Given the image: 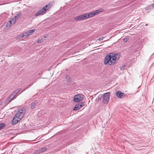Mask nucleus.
I'll use <instances>...</instances> for the list:
<instances>
[{
	"label": "nucleus",
	"mask_w": 154,
	"mask_h": 154,
	"mask_svg": "<svg viewBox=\"0 0 154 154\" xmlns=\"http://www.w3.org/2000/svg\"><path fill=\"white\" fill-rule=\"evenodd\" d=\"M11 20L13 21V24H14L15 23L16 19H15L14 17L12 19H11Z\"/></svg>",
	"instance_id": "obj_26"
},
{
	"label": "nucleus",
	"mask_w": 154,
	"mask_h": 154,
	"mask_svg": "<svg viewBox=\"0 0 154 154\" xmlns=\"http://www.w3.org/2000/svg\"><path fill=\"white\" fill-rule=\"evenodd\" d=\"M20 90H21V88H18V89H17V90H16L14 91V92L13 93H14V94L15 95V94H17L20 91Z\"/></svg>",
	"instance_id": "obj_19"
},
{
	"label": "nucleus",
	"mask_w": 154,
	"mask_h": 154,
	"mask_svg": "<svg viewBox=\"0 0 154 154\" xmlns=\"http://www.w3.org/2000/svg\"><path fill=\"white\" fill-rule=\"evenodd\" d=\"M21 14L22 13H19L15 15L14 17L16 19H18L19 17L21 15Z\"/></svg>",
	"instance_id": "obj_16"
},
{
	"label": "nucleus",
	"mask_w": 154,
	"mask_h": 154,
	"mask_svg": "<svg viewBox=\"0 0 154 154\" xmlns=\"http://www.w3.org/2000/svg\"><path fill=\"white\" fill-rule=\"evenodd\" d=\"M35 102L32 103L31 106V108L32 109H33L34 108H35Z\"/></svg>",
	"instance_id": "obj_20"
},
{
	"label": "nucleus",
	"mask_w": 154,
	"mask_h": 154,
	"mask_svg": "<svg viewBox=\"0 0 154 154\" xmlns=\"http://www.w3.org/2000/svg\"><path fill=\"white\" fill-rule=\"evenodd\" d=\"M40 149H41V152H42H42H45L46 150L47 149V148L46 147H42V148H40Z\"/></svg>",
	"instance_id": "obj_17"
},
{
	"label": "nucleus",
	"mask_w": 154,
	"mask_h": 154,
	"mask_svg": "<svg viewBox=\"0 0 154 154\" xmlns=\"http://www.w3.org/2000/svg\"><path fill=\"white\" fill-rule=\"evenodd\" d=\"M9 22H10V23L11 24H13V21H12V20H10L9 21Z\"/></svg>",
	"instance_id": "obj_30"
},
{
	"label": "nucleus",
	"mask_w": 154,
	"mask_h": 154,
	"mask_svg": "<svg viewBox=\"0 0 154 154\" xmlns=\"http://www.w3.org/2000/svg\"><path fill=\"white\" fill-rule=\"evenodd\" d=\"M29 36L28 34H27L26 32L24 33H23L22 35H21V37L22 38L23 37H24L25 38H27Z\"/></svg>",
	"instance_id": "obj_13"
},
{
	"label": "nucleus",
	"mask_w": 154,
	"mask_h": 154,
	"mask_svg": "<svg viewBox=\"0 0 154 154\" xmlns=\"http://www.w3.org/2000/svg\"><path fill=\"white\" fill-rule=\"evenodd\" d=\"M74 19L76 21H80L85 20L86 19V18L85 14H84L78 16L76 17H75L74 18Z\"/></svg>",
	"instance_id": "obj_5"
},
{
	"label": "nucleus",
	"mask_w": 154,
	"mask_h": 154,
	"mask_svg": "<svg viewBox=\"0 0 154 154\" xmlns=\"http://www.w3.org/2000/svg\"><path fill=\"white\" fill-rule=\"evenodd\" d=\"M109 55L112 56V57L116 61L118 60L119 58V55L117 54H116L113 53H110Z\"/></svg>",
	"instance_id": "obj_10"
},
{
	"label": "nucleus",
	"mask_w": 154,
	"mask_h": 154,
	"mask_svg": "<svg viewBox=\"0 0 154 154\" xmlns=\"http://www.w3.org/2000/svg\"><path fill=\"white\" fill-rule=\"evenodd\" d=\"M152 6L154 8V4H152Z\"/></svg>",
	"instance_id": "obj_32"
},
{
	"label": "nucleus",
	"mask_w": 154,
	"mask_h": 154,
	"mask_svg": "<svg viewBox=\"0 0 154 154\" xmlns=\"http://www.w3.org/2000/svg\"><path fill=\"white\" fill-rule=\"evenodd\" d=\"M16 95L14 94V93L12 94L9 97V98H11L13 99V98H15Z\"/></svg>",
	"instance_id": "obj_18"
},
{
	"label": "nucleus",
	"mask_w": 154,
	"mask_h": 154,
	"mask_svg": "<svg viewBox=\"0 0 154 154\" xmlns=\"http://www.w3.org/2000/svg\"><path fill=\"white\" fill-rule=\"evenodd\" d=\"M103 10L102 9H100L94 11V13H95V15H97L99 14L100 12L102 11Z\"/></svg>",
	"instance_id": "obj_14"
},
{
	"label": "nucleus",
	"mask_w": 154,
	"mask_h": 154,
	"mask_svg": "<svg viewBox=\"0 0 154 154\" xmlns=\"http://www.w3.org/2000/svg\"><path fill=\"white\" fill-rule=\"evenodd\" d=\"M66 79L68 82H69L71 81L70 78L69 76H66Z\"/></svg>",
	"instance_id": "obj_27"
},
{
	"label": "nucleus",
	"mask_w": 154,
	"mask_h": 154,
	"mask_svg": "<svg viewBox=\"0 0 154 154\" xmlns=\"http://www.w3.org/2000/svg\"><path fill=\"white\" fill-rule=\"evenodd\" d=\"M25 112V108H23L19 109L13 117L12 124L13 125L17 124L23 117Z\"/></svg>",
	"instance_id": "obj_1"
},
{
	"label": "nucleus",
	"mask_w": 154,
	"mask_h": 154,
	"mask_svg": "<svg viewBox=\"0 0 154 154\" xmlns=\"http://www.w3.org/2000/svg\"><path fill=\"white\" fill-rule=\"evenodd\" d=\"M86 19L91 17L95 15L94 11L85 14Z\"/></svg>",
	"instance_id": "obj_6"
},
{
	"label": "nucleus",
	"mask_w": 154,
	"mask_h": 154,
	"mask_svg": "<svg viewBox=\"0 0 154 154\" xmlns=\"http://www.w3.org/2000/svg\"><path fill=\"white\" fill-rule=\"evenodd\" d=\"M116 96L119 98H122L125 96L124 93L119 91H117L116 93Z\"/></svg>",
	"instance_id": "obj_7"
},
{
	"label": "nucleus",
	"mask_w": 154,
	"mask_h": 154,
	"mask_svg": "<svg viewBox=\"0 0 154 154\" xmlns=\"http://www.w3.org/2000/svg\"><path fill=\"white\" fill-rule=\"evenodd\" d=\"M129 39V38L128 37L125 38L124 39V41L125 42H127Z\"/></svg>",
	"instance_id": "obj_28"
},
{
	"label": "nucleus",
	"mask_w": 154,
	"mask_h": 154,
	"mask_svg": "<svg viewBox=\"0 0 154 154\" xmlns=\"http://www.w3.org/2000/svg\"><path fill=\"white\" fill-rule=\"evenodd\" d=\"M41 152V149L40 148L36 150V151H35V153L36 154L40 153H42V152Z\"/></svg>",
	"instance_id": "obj_21"
},
{
	"label": "nucleus",
	"mask_w": 154,
	"mask_h": 154,
	"mask_svg": "<svg viewBox=\"0 0 154 154\" xmlns=\"http://www.w3.org/2000/svg\"><path fill=\"white\" fill-rule=\"evenodd\" d=\"M12 100V99L11 98H9V97L7 100V102L8 103H10V102L11 100Z\"/></svg>",
	"instance_id": "obj_25"
},
{
	"label": "nucleus",
	"mask_w": 154,
	"mask_h": 154,
	"mask_svg": "<svg viewBox=\"0 0 154 154\" xmlns=\"http://www.w3.org/2000/svg\"><path fill=\"white\" fill-rule=\"evenodd\" d=\"M46 11V10L45 8H43L41 9L40 10H39L37 12L35 15V16L36 17H37L38 16H39L40 15L42 14Z\"/></svg>",
	"instance_id": "obj_9"
},
{
	"label": "nucleus",
	"mask_w": 154,
	"mask_h": 154,
	"mask_svg": "<svg viewBox=\"0 0 154 154\" xmlns=\"http://www.w3.org/2000/svg\"><path fill=\"white\" fill-rule=\"evenodd\" d=\"M12 100V99L11 98H9V97L7 100V102L8 103H10V102L11 100Z\"/></svg>",
	"instance_id": "obj_24"
},
{
	"label": "nucleus",
	"mask_w": 154,
	"mask_h": 154,
	"mask_svg": "<svg viewBox=\"0 0 154 154\" xmlns=\"http://www.w3.org/2000/svg\"><path fill=\"white\" fill-rule=\"evenodd\" d=\"M84 106V105L82 103L77 104L74 108L73 110L75 111L78 110Z\"/></svg>",
	"instance_id": "obj_8"
},
{
	"label": "nucleus",
	"mask_w": 154,
	"mask_h": 154,
	"mask_svg": "<svg viewBox=\"0 0 154 154\" xmlns=\"http://www.w3.org/2000/svg\"><path fill=\"white\" fill-rule=\"evenodd\" d=\"M35 30V29H32L26 32L27 34H28L29 36L31 35L33 33H34Z\"/></svg>",
	"instance_id": "obj_12"
},
{
	"label": "nucleus",
	"mask_w": 154,
	"mask_h": 154,
	"mask_svg": "<svg viewBox=\"0 0 154 154\" xmlns=\"http://www.w3.org/2000/svg\"><path fill=\"white\" fill-rule=\"evenodd\" d=\"M52 2H51L43 8H45V9L46 11V10L48 9L49 8H50L52 6Z\"/></svg>",
	"instance_id": "obj_11"
},
{
	"label": "nucleus",
	"mask_w": 154,
	"mask_h": 154,
	"mask_svg": "<svg viewBox=\"0 0 154 154\" xmlns=\"http://www.w3.org/2000/svg\"><path fill=\"white\" fill-rule=\"evenodd\" d=\"M45 39L44 38H41V39H39L37 41V43H41L44 41Z\"/></svg>",
	"instance_id": "obj_22"
},
{
	"label": "nucleus",
	"mask_w": 154,
	"mask_h": 154,
	"mask_svg": "<svg viewBox=\"0 0 154 154\" xmlns=\"http://www.w3.org/2000/svg\"><path fill=\"white\" fill-rule=\"evenodd\" d=\"M104 37H103L102 38H99L98 40L99 41H101V40H103V39L104 38Z\"/></svg>",
	"instance_id": "obj_29"
},
{
	"label": "nucleus",
	"mask_w": 154,
	"mask_h": 154,
	"mask_svg": "<svg viewBox=\"0 0 154 154\" xmlns=\"http://www.w3.org/2000/svg\"><path fill=\"white\" fill-rule=\"evenodd\" d=\"M83 99V95L82 94H79L74 97L73 100L74 102H78L82 100Z\"/></svg>",
	"instance_id": "obj_4"
},
{
	"label": "nucleus",
	"mask_w": 154,
	"mask_h": 154,
	"mask_svg": "<svg viewBox=\"0 0 154 154\" xmlns=\"http://www.w3.org/2000/svg\"><path fill=\"white\" fill-rule=\"evenodd\" d=\"M116 60L112 57L110 55H107L106 56L104 59V64L105 65L108 64L111 65L114 64Z\"/></svg>",
	"instance_id": "obj_2"
},
{
	"label": "nucleus",
	"mask_w": 154,
	"mask_h": 154,
	"mask_svg": "<svg viewBox=\"0 0 154 154\" xmlns=\"http://www.w3.org/2000/svg\"><path fill=\"white\" fill-rule=\"evenodd\" d=\"M110 98V94L107 92L104 94L103 95V102L104 104L107 103Z\"/></svg>",
	"instance_id": "obj_3"
},
{
	"label": "nucleus",
	"mask_w": 154,
	"mask_h": 154,
	"mask_svg": "<svg viewBox=\"0 0 154 154\" xmlns=\"http://www.w3.org/2000/svg\"><path fill=\"white\" fill-rule=\"evenodd\" d=\"M126 66V65L125 64L122 65L120 67V69L121 70H122Z\"/></svg>",
	"instance_id": "obj_23"
},
{
	"label": "nucleus",
	"mask_w": 154,
	"mask_h": 154,
	"mask_svg": "<svg viewBox=\"0 0 154 154\" xmlns=\"http://www.w3.org/2000/svg\"><path fill=\"white\" fill-rule=\"evenodd\" d=\"M5 126V125L4 123H0V131Z\"/></svg>",
	"instance_id": "obj_15"
},
{
	"label": "nucleus",
	"mask_w": 154,
	"mask_h": 154,
	"mask_svg": "<svg viewBox=\"0 0 154 154\" xmlns=\"http://www.w3.org/2000/svg\"><path fill=\"white\" fill-rule=\"evenodd\" d=\"M30 100H27L26 102V103H29L30 102Z\"/></svg>",
	"instance_id": "obj_31"
}]
</instances>
